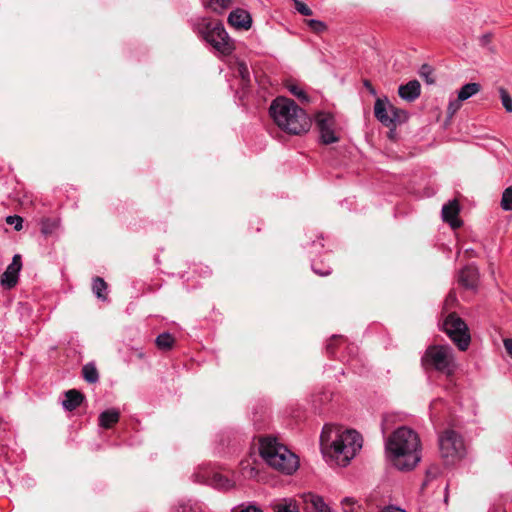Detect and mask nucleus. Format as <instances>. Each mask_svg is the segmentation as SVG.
Returning a JSON list of instances; mask_svg holds the SVG:
<instances>
[{
    "instance_id": "nucleus-1",
    "label": "nucleus",
    "mask_w": 512,
    "mask_h": 512,
    "mask_svg": "<svg viewBox=\"0 0 512 512\" xmlns=\"http://www.w3.org/2000/svg\"><path fill=\"white\" fill-rule=\"evenodd\" d=\"M363 445L362 436L355 430L341 431L325 425L320 436L323 455L339 466H347Z\"/></svg>"
},
{
    "instance_id": "nucleus-2",
    "label": "nucleus",
    "mask_w": 512,
    "mask_h": 512,
    "mask_svg": "<svg viewBox=\"0 0 512 512\" xmlns=\"http://www.w3.org/2000/svg\"><path fill=\"white\" fill-rule=\"evenodd\" d=\"M385 448L392 464L401 471L413 469L421 459L420 438L414 430L405 426L387 438Z\"/></svg>"
},
{
    "instance_id": "nucleus-3",
    "label": "nucleus",
    "mask_w": 512,
    "mask_h": 512,
    "mask_svg": "<svg viewBox=\"0 0 512 512\" xmlns=\"http://www.w3.org/2000/svg\"><path fill=\"white\" fill-rule=\"evenodd\" d=\"M269 113L277 126L287 133L300 135L311 127V120L306 112L289 98L274 99Z\"/></svg>"
},
{
    "instance_id": "nucleus-4",
    "label": "nucleus",
    "mask_w": 512,
    "mask_h": 512,
    "mask_svg": "<svg viewBox=\"0 0 512 512\" xmlns=\"http://www.w3.org/2000/svg\"><path fill=\"white\" fill-rule=\"evenodd\" d=\"M422 367L451 377L457 370L454 350L449 345H430L421 357Z\"/></svg>"
},
{
    "instance_id": "nucleus-5",
    "label": "nucleus",
    "mask_w": 512,
    "mask_h": 512,
    "mask_svg": "<svg viewBox=\"0 0 512 512\" xmlns=\"http://www.w3.org/2000/svg\"><path fill=\"white\" fill-rule=\"evenodd\" d=\"M440 455L446 464H454L466 454L462 436L452 429L443 431L438 438Z\"/></svg>"
},
{
    "instance_id": "nucleus-6",
    "label": "nucleus",
    "mask_w": 512,
    "mask_h": 512,
    "mask_svg": "<svg viewBox=\"0 0 512 512\" xmlns=\"http://www.w3.org/2000/svg\"><path fill=\"white\" fill-rule=\"evenodd\" d=\"M201 34L207 43L223 55H229L234 50V43L220 22H208Z\"/></svg>"
},
{
    "instance_id": "nucleus-7",
    "label": "nucleus",
    "mask_w": 512,
    "mask_h": 512,
    "mask_svg": "<svg viewBox=\"0 0 512 512\" xmlns=\"http://www.w3.org/2000/svg\"><path fill=\"white\" fill-rule=\"evenodd\" d=\"M443 329L460 351L468 349L471 341L468 327L456 313H451L446 317Z\"/></svg>"
},
{
    "instance_id": "nucleus-8",
    "label": "nucleus",
    "mask_w": 512,
    "mask_h": 512,
    "mask_svg": "<svg viewBox=\"0 0 512 512\" xmlns=\"http://www.w3.org/2000/svg\"><path fill=\"white\" fill-rule=\"evenodd\" d=\"M278 455L268 454V465L285 474H292L298 468V457L288 448H280Z\"/></svg>"
},
{
    "instance_id": "nucleus-9",
    "label": "nucleus",
    "mask_w": 512,
    "mask_h": 512,
    "mask_svg": "<svg viewBox=\"0 0 512 512\" xmlns=\"http://www.w3.org/2000/svg\"><path fill=\"white\" fill-rule=\"evenodd\" d=\"M193 476L195 482L204 483L220 490H229L234 486L233 481L228 477L212 470L201 469Z\"/></svg>"
},
{
    "instance_id": "nucleus-10",
    "label": "nucleus",
    "mask_w": 512,
    "mask_h": 512,
    "mask_svg": "<svg viewBox=\"0 0 512 512\" xmlns=\"http://www.w3.org/2000/svg\"><path fill=\"white\" fill-rule=\"evenodd\" d=\"M316 125L320 134V141L329 145L339 141L335 131V119L330 114L321 113L316 118Z\"/></svg>"
},
{
    "instance_id": "nucleus-11",
    "label": "nucleus",
    "mask_w": 512,
    "mask_h": 512,
    "mask_svg": "<svg viewBox=\"0 0 512 512\" xmlns=\"http://www.w3.org/2000/svg\"><path fill=\"white\" fill-rule=\"evenodd\" d=\"M21 268V256L19 254H15L12 258V262L8 265L1 276V284L7 289L13 288L18 282Z\"/></svg>"
},
{
    "instance_id": "nucleus-12",
    "label": "nucleus",
    "mask_w": 512,
    "mask_h": 512,
    "mask_svg": "<svg viewBox=\"0 0 512 512\" xmlns=\"http://www.w3.org/2000/svg\"><path fill=\"white\" fill-rule=\"evenodd\" d=\"M228 23L238 30H249L252 26V17L248 11L236 8L230 12Z\"/></svg>"
},
{
    "instance_id": "nucleus-13",
    "label": "nucleus",
    "mask_w": 512,
    "mask_h": 512,
    "mask_svg": "<svg viewBox=\"0 0 512 512\" xmlns=\"http://www.w3.org/2000/svg\"><path fill=\"white\" fill-rule=\"evenodd\" d=\"M478 280L479 272L474 265H467L459 272L458 282L465 289L475 290Z\"/></svg>"
},
{
    "instance_id": "nucleus-14",
    "label": "nucleus",
    "mask_w": 512,
    "mask_h": 512,
    "mask_svg": "<svg viewBox=\"0 0 512 512\" xmlns=\"http://www.w3.org/2000/svg\"><path fill=\"white\" fill-rule=\"evenodd\" d=\"M280 448H287L283 444L279 443L276 438L267 436L260 439V455L268 463V454L274 457L278 455Z\"/></svg>"
},
{
    "instance_id": "nucleus-15",
    "label": "nucleus",
    "mask_w": 512,
    "mask_h": 512,
    "mask_svg": "<svg viewBox=\"0 0 512 512\" xmlns=\"http://www.w3.org/2000/svg\"><path fill=\"white\" fill-rule=\"evenodd\" d=\"M302 498L305 512H332L331 508L325 504L323 498L316 494L307 493Z\"/></svg>"
},
{
    "instance_id": "nucleus-16",
    "label": "nucleus",
    "mask_w": 512,
    "mask_h": 512,
    "mask_svg": "<svg viewBox=\"0 0 512 512\" xmlns=\"http://www.w3.org/2000/svg\"><path fill=\"white\" fill-rule=\"evenodd\" d=\"M459 214V204L456 200L449 201L444 204L442 207V218L444 222L449 223V225L453 228H459L461 225L460 220L458 219Z\"/></svg>"
},
{
    "instance_id": "nucleus-17",
    "label": "nucleus",
    "mask_w": 512,
    "mask_h": 512,
    "mask_svg": "<svg viewBox=\"0 0 512 512\" xmlns=\"http://www.w3.org/2000/svg\"><path fill=\"white\" fill-rule=\"evenodd\" d=\"M389 106L391 105L387 100L378 98L374 104V115L384 126L391 128L393 126V120L390 118L391 113Z\"/></svg>"
},
{
    "instance_id": "nucleus-18",
    "label": "nucleus",
    "mask_w": 512,
    "mask_h": 512,
    "mask_svg": "<svg viewBox=\"0 0 512 512\" xmlns=\"http://www.w3.org/2000/svg\"><path fill=\"white\" fill-rule=\"evenodd\" d=\"M398 94L403 100L413 102L421 94V85L418 80H411L408 83L399 86Z\"/></svg>"
},
{
    "instance_id": "nucleus-19",
    "label": "nucleus",
    "mask_w": 512,
    "mask_h": 512,
    "mask_svg": "<svg viewBox=\"0 0 512 512\" xmlns=\"http://www.w3.org/2000/svg\"><path fill=\"white\" fill-rule=\"evenodd\" d=\"M84 400V395L75 390L71 389L65 393V399L62 401V406L67 411H73L78 408Z\"/></svg>"
},
{
    "instance_id": "nucleus-20",
    "label": "nucleus",
    "mask_w": 512,
    "mask_h": 512,
    "mask_svg": "<svg viewBox=\"0 0 512 512\" xmlns=\"http://www.w3.org/2000/svg\"><path fill=\"white\" fill-rule=\"evenodd\" d=\"M120 419V412L117 409H108L103 411L99 415V425L102 428L109 429L116 423H118Z\"/></svg>"
},
{
    "instance_id": "nucleus-21",
    "label": "nucleus",
    "mask_w": 512,
    "mask_h": 512,
    "mask_svg": "<svg viewBox=\"0 0 512 512\" xmlns=\"http://www.w3.org/2000/svg\"><path fill=\"white\" fill-rule=\"evenodd\" d=\"M107 283L101 277H95L92 281V291L94 295L101 301H107Z\"/></svg>"
},
{
    "instance_id": "nucleus-22",
    "label": "nucleus",
    "mask_w": 512,
    "mask_h": 512,
    "mask_svg": "<svg viewBox=\"0 0 512 512\" xmlns=\"http://www.w3.org/2000/svg\"><path fill=\"white\" fill-rule=\"evenodd\" d=\"M481 90V85L479 83H467L463 85L458 91V97L460 100L465 101L472 96L476 95Z\"/></svg>"
},
{
    "instance_id": "nucleus-23",
    "label": "nucleus",
    "mask_w": 512,
    "mask_h": 512,
    "mask_svg": "<svg viewBox=\"0 0 512 512\" xmlns=\"http://www.w3.org/2000/svg\"><path fill=\"white\" fill-rule=\"evenodd\" d=\"M82 374L88 383H96L99 380V373L93 363H87L82 368Z\"/></svg>"
},
{
    "instance_id": "nucleus-24",
    "label": "nucleus",
    "mask_w": 512,
    "mask_h": 512,
    "mask_svg": "<svg viewBox=\"0 0 512 512\" xmlns=\"http://www.w3.org/2000/svg\"><path fill=\"white\" fill-rule=\"evenodd\" d=\"M156 345L161 350H169L173 347L175 339L170 333H161L157 336Z\"/></svg>"
},
{
    "instance_id": "nucleus-25",
    "label": "nucleus",
    "mask_w": 512,
    "mask_h": 512,
    "mask_svg": "<svg viewBox=\"0 0 512 512\" xmlns=\"http://www.w3.org/2000/svg\"><path fill=\"white\" fill-rule=\"evenodd\" d=\"M59 227V220L52 218H45L41 221V232L44 235H51Z\"/></svg>"
},
{
    "instance_id": "nucleus-26",
    "label": "nucleus",
    "mask_w": 512,
    "mask_h": 512,
    "mask_svg": "<svg viewBox=\"0 0 512 512\" xmlns=\"http://www.w3.org/2000/svg\"><path fill=\"white\" fill-rule=\"evenodd\" d=\"M500 205L504 211H512V186L503 191Z\"/></svg>"
},
{
    "instance_id": "nucleus-27",
    "label": "nucleus",
    "mask_w": 512,
    "mask_h": 512,
    "mask_svg": "<svg viewBox=\"0 0 512 512\" xmlns=\"http://www.w3.org/2000/svg\"><path fill=\"white\" fill-rule=\"evenodd\" d=\"M390 108V118L393 120V126L390 128L391 130L396 127L397 123L405 121L407 116L405 111L395 108L394 106H389Z\"/></svg>"
},
{
    "instance_id": "nucleus-28",
    "label": "nucleus",
    "mask_w": 512,
    "mask_h": 512,
    "mask_svg": "<svg viewBox=\"0 0 512 512\" xmlns=\"http://www.w3.org/2000/svg\"><path fill=\"white\" fill-rule=\"evenodd\" d=\"M498 92L504 109L506 110L507 113H512V97L510 96L508 91L503 87H500L498 89Z\"/></svg>"
},
{
    "instance_id": "nucleus-29",
    "label": "nucleus",
    "mask_w": 512,
    "mask_h": 512,
    "mask_svg": "<svg viewBox=\"0 0 512 512\" xmlns=\"http://www.w3.org/2000/svg\"><path fill=\"white\" fill-rule=\"evenodd\" d=\"M232 0H210L209 6L213 11L221 13L223 10L230 7Z\"/></svg>"
},
{
    "instance_id": "nucleus-30",
    "label": "nucleus",
    "mask_w": 512,
    "mask_h": 512,
    "mask_svg": "<svg viewBox=\"0 0 512 512\" xmlns=\"http://www.w3.org/2000/svg\"><path fill=\"white\" fill-rule=\"evenodd\" d=\"M307 26L315 33H322L327 29V25L320 20L309 19L305 21Z\"/></svg>"
},
{
    "instance_id": "nucleus-31",
    "label": "nucleus",
    "mask_w": 512,
    "mask_h": 512,
    "mask_svg": "<svg viewBox=\"0 0 512 512\" xmlns=\"http://www.w3.org/2000/svg\"><path fill=\"white\" fill-rule=\"evenodd\" d=\"M274 510H275V512H299L296 505L294 503H292L291 501L289 503L288 502L276 503L274 505Z\"/></svg>"
},
{
    "instance_id": "nucleus-32",
    "label": "nucleus",
    "mask_w": 512,
    "mask_h": 512,
    "mask_svg": "<svg viewBox=\"0 0 512 512\" xmlns=\"http://www.w3.org/2000/svg\"><path fill=\"white\" fill-rule=\"evenodd\" d=\"M294 2L295 9L298 13H300L303 16H311L313 14V11L311 8H309L305 3L301 2L300 0H292Z\"/></svg>"
},
{
    "instance_id": "nucleus-33",
    "label": "nucleus",
    "mask_w": 512,
    "mask_h": 512,
    "mask_svg": "<svg viewBox=\"0 0 512 512\" xmlns=\"http://www.w3.org/2000/svg\"><path fill=\"white\" fill-rule=\"evenodd\" d=\"M6 222L9 224V225H13L14 226V229L16 231H20L23 227V219L18 216V215H10V216H7L6 218Z\"/></svg>"
},
{
    "instance_id": "nucleus-34",
    "label": "nucleus",
    "mask_w": 512,
    "mask_h": 512,
    "mask_svg": "<svg viewBox=\"0 0 512 512\" xmlns=\"http://www.w3.org/2000/svg\"><path fill=\"white\" fill-rule=\"evenodd\" d=\"M419 73H420V76H421L422 78H424V79H425V81H426L428 84H432V83H434V79L431 77V75H432V69H431V67H430L429 65H427V64L422 65V67L420 68Z\"/></svg>"
},
{
    "instance_id": "nucleus-35",
    "label": "nucleus",
    "mask_w": 512,
    "mask_h": 512,
    "mask_svg": "<svg viewBox=\"0 0 512 512\" xmlns=\"http://www.w3.org/2000/svg\"><path fill=\"white\" fill-rule=\"evenodd\" d=\"M461 102H463V101L460 100L459 97H457V99L449 102L448 107H447V114L449 117H452L460 109Z\"/></svg>"
},
{
    "instance_id": "nucleus-36",
    "label": "nucleus",
    "mask_w": 512,
    "mask_h": 512,
    "mask_svg": "<svg viewBox=\"0 0 512 512\" xmlns=\"http://www.w3.org/2000/svg\"><path fill=\"white\" fill-rule=\"evenodd\" d=\"M237 71H238L240 77L242 78V80L249 81V79H250L249 69L244 62H240L238 64Z\"/></svg>"
},
{
    "instance_id": "nucleus-37",
    "label": "nucleus",
    "mask_w": 512,
    "mask_h": 512,
    "mask_svg": "<svg viewBox=\"0 0 512 512\" xmlns=\"http://www.w3.org/2000/svg\"><path fill=\"white\" fill-rule=\"evenodd\" d=\"M289 91L294 95L296 96L297 98L301 99V100H304V101H307L308 100V97L306 95V93L297 85H291L289 87Z\"/></svg>"
},
{
    "instance_id": "nucleus-38",
    "label": "nucleus",
    "mask_w": 512,
    "mask_h": 512,
    "mask_svg": "<svg viewBox=\"0 0 512 512\" xmlns=\"http://www.w3.org/2000/svg\"><path fill=\"white\" fill-rule=\"evenodd\" d=\"M457 301V297L454 291H450L445 299V306L449 307Z\"/></svg>"
},
{
    "instance_id": "nucleus-39",
    "label": "nucleus",
    "mask_w": 512,
    "mask_h": 512,
    "mask_svg": "<svg viewBox=\"0 0 512 512\" xmlns=\"http://www.w3.org/2000/svg\"><path fill=\"white\" fill-rule=\"evenodd\" d=\"M312 270L314 271V273L320 275V276H327L331 273V268L330 267H326L325 269H317L315 267V264H312Z\"/></svg>"
},
{
    "instance_id": "nucleus-40",
    "label": "nucleus",
    "mask_w": 512,
    "mask_h": 512,
    "mask_svg": "<svg viewBox=\"0 0 512 512\" xmlns=\"http://www.w3.org/2000/svg\"><path fill=\"white\" fill-rule=\"evenodd\" d=\"M338 339H340V337H338V336H333V337L330 339V341H329V342L327 343V345H326V351H327V353H329V354H333V353H334V342H335L336 340H338Z\"/></svg>"
},
{
    "instance_id": "nucleus-41",
    "label": "nucleus",
    "mask_w": 512,
    "mask_h": 512,
    "mask_svg": "<svg viewBox=\"0 0 512 512\" xmlns=\"http://www.w3.org/2000/svg\"><path fill=\"white\" fill-rule=\"evenodd\" d=\"M504 347H505L507 353L512 358V339H505L504 340Z\"/></svg>"
},
{
    "instance_id": "nucleus-42",
    "label": "nucleus",
    "mask_w": 512,
    "mask_h": 512,
    "mask_svg": "<svg viewBox=\"0 0 512 512\" xmlns=\"http://www.w3.org/2000/svg\"><path fill=\"white\" fill-rule=\"evenodd\" d=\"M364 86L372 95H376V90L369 80H364Z\"/></svg>"
},
{
    "instance_id": "nucleus-43",
    "label": "nucleus",
    "mask_w": 512,
    "mask_h": 512,
    "mask_svg": "<svg viewBox=\"0 0 512 512\" xmlns=\"http://www.w3.org/2000/svg\"><path fill=\"white\" fill-rule=\"evenodd\" d=\"M381 512H406L404 509L395 506H388Z\"/></svg>"
},
{
    "instance_id": "nucleus-44",
    "label": "nucleus",
    "mask_w": 512,
    "mask_h": 512,
    "mask_svg": "<svg viewBox=\"0 0 512 512\" xmlns=\"http://www.w3.org/2000/svg\"><path fill=\"white\" fill-rule=\"evenodd\" d=\"M342 504L344 506V511L348 512V510L345 508V505H348V504L353 505L354 501L351 498H345V499H343Z\"/></svg>"
},
{
    "instance_id": "nucleus-45",
    "label": "nucleus",
    "mask_w": 512,
    "mask_h": 512,
    "mask_svg": "<svg viewBox=\"0 0 512 512\" xmlns=\"http://www.w3.org/2000/svg\"><path fill=\"white\" fill-rule=\"evenodd\" d=\"M241 512H262V511L254 506H249L246 509L242 510Z\"/></svg>"
},
{
    "instance_id": "nucleus-46",
    "label": "nucleus",
    "mask_w": 512,
    "mask_h": 512,
    "mask_svg": "<svg viewBox=\"0 0 512 512\" xmlns=\"http://www.w3.org/2000/svg\"><path fill=\"white\" fill-rule=\"evenodd\" d=\"M427 475H428V476H432V477H436V476H437V471H436V470L434 471V470L431 468V469H429V470L427 471Z\"/></svg>"
},
{
    "instance_id": "nucleus-47",
    "label": "nucleus",
    "mask_w": 512,
    "mask_h": 512,
    "mask_svg": "<svg viewBox=\"0 0 512 512\" xmlns=\"http://www.w3.org/2000/svg\"><path fill=\"white\" fill-rule=\"evenodd\" d=\"M180 510H182V512H186L187 508L185 506H181L176 512H180Z\"/></svg>"
}]
</instances>
